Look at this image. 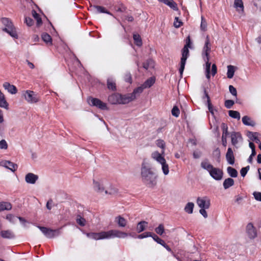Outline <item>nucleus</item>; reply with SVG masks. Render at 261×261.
<instances>
[{
    "label": "nucleus",
    "mask_w": 261,
    "mask_h": 261,
    "mask_svg": "<svg viewBox=\"0 0 261 261\" xmlns=\"http://www.w3.org/2000/svg\"><path fill=\"white\" fill-rule=\"evenodd\" d=\"M141 176L142 182L147 187L153 188L156 185V176L152 169L144 163L142 164Z\"/></svg>",
    "instance_id": "f257e3e1"
},
{
    "label": "nucleus",
    "mask_w": 261,
    "mask_h": 261,
    "mask_svg": "<svg viewBox=\"0 0 261 261\" xmlns=\"http://www.w3.org/2000/svg\"><path fill=\"white\" fill-rule=\"evenodd\" d=\"M211 43L210 37L207 35L205 38L204 45L202 48V56L203 60L205 62V75L208 80L210 79V66L211 63L210 62V54L211 52Z\"/></svg>",
    "instance_id": "f03ea898"
},
{
    "label": "nucleus",
    "mask_w": 261,
    "mask_h": 261,
    "mask_svg": "<svg viewBox=\"0 0 261 261\" xmlns=\"http://www.w3.org/2000/svg\"><path fill=\"white\" fill-rule=\"evenodd\" d=\"M201 167L206 170L210 173V175L215 180H220L222 179L223 175V170L214 167L207 160L202 161L201 163Z\"/></svg>",
    "instance_id": "7ed1b4c3"
},
{
    "label": "nucleus",
    "mask_w": 261,
    "mask_h": 261,
    "mask_svg": "<svg viewBox=\"0 0 261 261\" xmlns=\"http://www.w3.org/2000/svg\"><path fill=\"white\" fill-rule=\"evenodd\" d=\"M1 22L5 27L3 29V31L7 32L13 38H17L18 35L16 29L11 20L8 18L3 17L1 18Z\"/></svg>",
    "instance_id": "20e7f679"
},
{
    "label": "nucleus",
    "mask_w": 261,
    "mask_h": 261,
    "mask_svg": "<svg viewBox=\"0 0 261 261\" xmlns=\"http://www.w3.org/2000/svg\"><path fill=\"white\" fill-rule=\"evenodd\" d=\"M108 101L113 105L128 103L126 95L114 93L108 97Z\"/></svg>",
    "instance_id": "39448f33"
},
{
    "label": "nucleus",
    "mask_w": 261,
    "mask_h": 261,
    "mask_svg": "<svg viewBox=\"0 0 261 261\" xmlns=\"http://www.w3.org/2000/svg\"><path fill=\"white\" fill-rule=\"evenodd\" d=\"M88 102L90 106H95L100 110H108L107 103L102 102L98 98L89 97L88 99Z\"/></svg>",
    "instance_id": "423d86ee"
},
{
    "label": "nucleus",
    "mask_w": 261,
    "mask_h": 261,
    "mask_svg": "<svg viewBox=\"0 0 261 261\" xmlns=\"http://www.w3.org/2000/svg\"><path fill=\"white\" fill-rule=\"evenodd\" d=\"M41 232L48 238L51 239L60 233V229H52L46 227L38 226Z\"/></svg>",
    "instance_id": "0eeeda50"
},
{
    "label": "nucleus",
    "mask_w": 261,
    "mask_h": 261,
    "mask_svg": "<svg viewBox=\"0 0 261 261\" xmlns=\"http://www.w3.org/2000/svg\"><path fill=\"white\" fill-rule=\"evenodd\" d=\"M107 239L119 238H124L130 234H128L126 232H122L118 230L113 229L106 231Z\"/></svg>",
    "instance_id": "6e6552de"
},
{
    "label": "nucleus",
    "mask_w": 261,
    "mask_h": 261,
    "mask_svg": "<svg viewBox=\"0 0 261 261\" xmlns=\"http://www.w3.org/2000/svg\"><path fill=\"white\" fill-rule=\"evenodd\" d=\"M24 96L25 100L29 103H36L40 100L38 95L33 91H26Z\"/></svg>",
    "instance_id": "1a4fd4ad"
},
{
    "label": "nucleus",
    "mask_w": 261,
    "mask_h": 261,
    "mask_svg": "<svg viewBox=\"0 0 261 261\" xmlns=\"http://www.w3.org/2000/svg\"><path fill=\"white\" fill-rule=\"evenodd\" d=\"M144 89V88L143 86L142 85L140 87L135 88L134 90L133 93L126 94L128 102L129 103V102L136 99L137 94L139 95L140 93H141L143 92Z\"/></svg>",
    "instance_id": "9d476101"
},
{
    "label": "nucleus",
    "mask_w": 261,
    "mask_h": 261,
    "mask_svg": "<svg viewBox=\"0 0 261 261\" xmlns=\"http://www.w3.org/2000/svg\"><path fill=\"white\" fill-rule=\"evenodd\" d=\"M89 10L95 14L102 13L112 15V13L110 11L106 10L105 7L100 6L91 5L89 8Z\"/></svg>",
    "instance_id": "9b49d317"
},
{
    "label": "nucleus",
    "mask_w": 261,
    "mask_h": 261,
    "mask_svg": "<svg viewBox=\"0 0 261 261\" xmlns=\"http://www.w3.org/2000/svg\"><path fill=\"white\" fill-rule=\"evenodd\" d=\"M197 203L201 208H208L210 206V200L206 197H198Z\"/></svg>",
    "instance_id": "f8f14e48"
},
{
    "label": "nucleus",
    "mask_w": 261,
    "mask_h": 261,
    "mask_svg": "<svg viewBox=\"0 0 261 261\" xmlns=\"http://www.w3.org/2000/svg\"><path fill=\"white\" fill-rule=\"evenodd\" d=\"M106 231H101L100 232H89L86 235L88 238L98 240L107 239Z\"/></svg>",
    "instance_id": "ddd939ff"
},
{
    "label": "nucleus",
    "mask_w": 261,
    "mask_h": 261,
    "mask_svg": "<svg viewBox=\"0 0 261 261\" xmlns=\"http://www.w3.org/2000/svg\"><path fill=\"white\" fill-rule=\"evenodd\" d=\"M222 143L223 146L226 147L227 145V137L228 135V132L227 125L224 123L222 124Z\"/></svg>",
    "instance_id": "4468645a"
},
{
    "label": "nucleus",
    "mask_w": 261,
    "mask_h": 261,
    "mask_svg": "<svg viewBox=\"0 0 261 261\" xmlns=\"http://www.w3.org/2000/svg\"><path fill=\"white\" fill-rule=\"evenodd\" d=\"M246 230L248 237L250 239H254L257 236V232L255 228L251 223L248 224L246 227Z\"/></svg>",
    "instance_id": "2eb2a0df"
},
{
    "label": "nucleus",
    "mask_w": 261,
    "mask_h": 261,
    "mask_svg": "<svg viewBox=\"0 0 261 261\" xmlns=\"http://www.w3.org/2000/svg\"><path fill=\"white\" fill-rule=\"evenodd\" d=\"M243 138L241 134L239 132H232L231 134V143L233 146H236L239 141L242 140Z\"/></svg>",
    "instance_id": "dca6fc26"
},
{
    "label": "nucleus",
    "mask_w": 261,
    "mask_h": 261,
    "mask_svg": "<svg viewBox=\"0 0 261 261\" xmlns=\"http://www.w3.org/2000/svg\"><path fill=\"white\" fill-rule=\"evenodd\" d=\"M226 159L230 165H233L235 161L234 154L232 149L229 147L226 154Z\"/></svg>",
    "instance_id": "f3484780"
},
{
    "label": "nucleus",
    "mask_w": 261,
    "mask_h": 261,
    "mask_svg": "<svg viewBox=\"0 0 261 261\" xmlns=\"http://www.w3.org/2000/svg\"><path fill=\"white\" fill-rule=\"evenodd\" d=\"M38 179V176L32 173H28L25 177L27 183L34 184Z\"/></svg>",
    "instance_id": "a211bd4d"
},
{
    "label": "nucleus",
    "mask_w": 261,
    "mask_h": 261,
    "mask_svg": "<svg viewBox=\"0 0 261 261\" xmlns=\"http://www.w3.org/2000/svg\"><path fill=\"white\" fill-rule=\"evenodd\" d=\"M4 166L9 169L12 172L16 171L18 168V165L16 164L12 163L9 161H4L2 162Z\"/></svg>",
    "instance_id": "6ab92c4d"
},
{
    "label": "nucleus",
    "mask_w": 261,
    "mask_h": 261,
    "mask_svg": "<svg viewBox=\"0 0 261 261\" xmlns=\"http://www.w3.org/2000/svg\"><path fill=\"white\" fill-rule=\"evenodd\" d=\"M3 87L6 90H7L9 93L12 94H15L17 92L16 87L13 85H11L8 82H5L3 84Z\"/></svg>",
    "instance_id": "aec40b11"
},
{
    "label": "nucleus",
    "mask_w": 261,
    "mask_h": 261,
    "mask_svg": "<svg viewBox=\"0 0 261 261\" xmlns=\"http://www.w3.org/2000/svg\"><path fill=\"white\" fill-rule=\"evenodd\" d=\"M160 2L164 3L173 10L177 9V4L173 0H158Z\"/></svg>",
    "instance_id": "412c9836"
},
{
    "label": "nucleus",
    "mask_w": 261,
    "mask_h": 261,
    "mask_svg": "<svg viewBox=\"0 0 261 261\" xmlns=\"http://www.w3.org/2000/svg\"><path fill=\"white\" fill-rule=\"evenodd\" d=\"M155 81L154 77H150L142 84V86L145 89L150 88L154 84Z\"/></svg>",
    "instance_id": "4be33fe9"
},
{
    "label": "nucleus",
    "mask_w": 261,
    "mask_h": 261,
    "mask_svg": "<svg viewBox=\"0 0 261 261\" xmlns=\"http://www.w3.org/2000/svg\"><path fill=\"white\" fill-rule=\"evenodd\" d=\"M1 235L2 238L6 239H12L14 237L13 233L10 230H2Z\"/></svg>",
    "instance_id": "5701e85b"
},
{
    "label": "nucleus",
    "mask_w": 261,
    "mask_h": 261,
    "mask_svg": "<svg viewBox=\"0 0 261 261\" xmlns=\"http://www.w3.org/2000/svg\"><path fill=\"white\" fill-rule=\"evenodd\" d=\"M148 222L145 221H141L139 222L137 226V230L138 233L143 231L147 226Z\"/></svg>",
    "instance_id": "b1692460"
},
{
    "label": "nucleus",
    "mask_w": 261,
    "mask_h": 261,
    "mask_svg": "<svg viewBox=\"0 0 261 261\" xmlns=\"http://www.w3.org/2000/svg\"><path fill=\"white\" fill-rule=\"evenodd\" d=\"M152 157L156 160L158 162L161 163V162L165 161V158L162 155V154L158 151L154 152L151 154Z\"/></svg>",
    "instance_id": "393cba45"
},
{
    "label": "nucleus",
    "mask_w": 261,
    "mask_h": 261,
    "mask_svg": "<svg viewBox=\"0 0 261 261\" xmlns=\"http://www.w3.org/2000/svg\"><path fill=\"white\" fill-rule=\"evenodd\" d=\"M12 208V205L10 202H0V212L4 210H10Z\"/></svg>",
    "instance_id": "a878e982"
},
{
    "label": "nucleus",
    "mask_w": 261,
    "mask_h": 261,
    "mask_svg": "<svg viewBox=\"0 0 261 261\" xmlns=\"http://www.w3.org/2000/svg\"><path fill=\"white\" fill-rule=\"evenodd\" d=\"M242 122L245 125L253 126L255 125V122L247 116H245L242 118Z\"/></svg>",
    "instance_id": "bb28decb"
},
{
    "label": "nucleus",
    "mask_w": 261,
    "mask_h": 261,
    "mask_svg": "<svg viewBox=\"0 0 261 261\" xmlns=\"http://www.w3.org/2000/svg\"><path fill=\"white\" fill-rule=\"evenodd\" d=\"M32 14L33 17L37 21V25L39 27L40 25H41L42 24V21L40 15L38 13H37L35 10H33L32 11Z\"/></svg>",
    "instance_id": "cd10ccee"
},
{
    "label": "nucleus",
    "mask_w": 261,
    "mask_h": 261,
    "mask_svg": "<svg viewBox=\"0 0 261 261\" xmlns=\"http://www.w3.org/2000/svg\"><path fill=\"white\" fill-rule=\"evenodd\" d=\"M234 185V180L231 178H228L224 180L223 185L225 189H228Z\"/></svg>",
    "instance_id": "c85d7f7f"
},
{
    "label": "nucleus",
    "mask_w": 261,
    "mask_h": 261,
    "mask_svg": "<svg viewBox=\"0 0 261 261\" xmlns=\"http://www.w3.org/2000/svg\"><path fill=\"white\" fill-rule=\"evenodd\" d=\"M116 221L120 227H125L127 223L126 220L121 216H118L116 218Z\"/></svg>",
    "instance_id": "c756f323"
},
{
    "label": "nucleus",
    "mask_w": 261,
    "mask_h": 261,
    "mask_svg": "<svg viewBox=\"0 0 261 261\" xmlns=\"http://www.w3.org/2000/svg\"><path fill=\"white\" fill-rule=\"evenodd\" d=\"M42 40L47 44H52V38L51 36L46 33H43L41 35Z\"/></svg>",
    "instance_id": "7c9ffc66"
},
{
    "label": "nucleus",
    "mask_w": 261,
    "mask_h": 261,
    "mask_svg": "<svg viewBox=\"0 0 261 261\" xmlns=\"http://www.w3.org/2000/svg\"><path fill=\"white\" fill-rule=\"evenodd\" d=\"M235 69L234 67L232 65H228L227 66V76L228 79H231L233 77Z\"/></svg>",
    "instance_id": "2f4dec72"
},
{
    "label": "nucleus",
    "mask_w": 261,
    "mask_h": 261,
    "mask_svg": "<svg viewBox=\"0 0 261 261\" xmlns=\"http://www.w3.org/2000/svg\"><path fill=\"white\" fill-rule=\"evenodd\" d=\"M227 171L228 174L232 177H237L238 176V171L234 168L231 167H228Z\"/></svg>",
    "instance_id": "473e14b6"
},
{
    "label": "nucleus",
    "mask_w": 261,
    "mask_h": 261,
    "mask_svg": "<svg viewBox=\"0 0 261 261\" xmlns=\"http://www.w3.org/2000/svg\"><path fill=\"white\" fill-rule=\"evenodd\" d=\"M154 66L153 61L152 59H149L143 63V67L147 70L150 67H153Z\"/></svg>",
    "instance_id": "72a5a7b5"
},
{
    "label": "nucleus",
    "mask_w": 261,
    "mask_h": 261,
    "mask_svg": "<svg viewBox=\"0 0 261 261\" xmlns=\"http://www.w3.org/2000/svg\"><path fill=\"white\" fill-rule=\"evenodd\" d=\"M258 133H252L249 132L248 137L251 139L252 141L255 142L256 143H260V140L258 138Z\"/></svg>",
    "instance_id": "f704fd0d"
},
{
    "label": "nucleus",
    "mask_w": 261,
    "mask_h": 261,
    "mask_svg": "<svg viewBox=\"0 0 261 261\" xmlns=\"http://www.w3.org/2000/svg\"><path fill=\"white\" fill-rule=\"evenodd\" d=\"M194 206V204L193 202H188L185 207V212L190 214L193 213Z\"/></svg>",
    "instance_id": "c9c22d12"
},
{
    "label": "nucleus",
    "mask_w": 261,
    "mask_h": 261,
    "mask_svg": "<svg viewBox=\"0 0 261 261\" xmlns=\"http://www.w3.org/2000/svg\"><path fill=\"white\" fill-rule=\"evenodd\" d=\"M189 47V44H186L182 49V58H188L189 55V50L188 49Z\"/></svg>",
    "instance_id": "e433bc0d"
},
{
    "label": "nucleus",
    "mask_w": 261,
    "mask_h": 261,
    "mask_svg": "<svg viewBox=\"0 0 261 261\" xmlns=\"http://www.w3.org/2000/svg\"><path fill=\"white\" fill-rule=\"evenodd\" d=\"M133 39L135 43L139 46H140L142 44V39L140 36L139 34H134Z\"/></svg>",
    "instance_id": "4c0bfd02"
},
{
    "label": "nucleus",
    "mask_w": 261,
    "mask_h": 261,
    "mask_svg": "<svg viewBox=\"0 0 261 261\" xmlns=\"http://www.w3.org/2000/svg\"><path fill=\"white\" fill-rule=\"evenodd\" d=\"M107 87L110 90L115 91L116 90V84L112 80L108 79L107 81Z\"/></svg>",
    "instance_id": "58836bf2"
},
{
    "label": "nucleus",
    "mask_w": 261,
    "mask_h": 261,
    "mask_svg": "<svg viewBox=\"0 0 261 261\" xmlns=\"http://www.w3.org/2000/svg\"><path fill=\"white\" fill-rule=\"evenodd\" d=\"M229 116L233 118L239 120L240 119V113L237 111L230 110L228 111Z\"/></svg>",
    "instance_id": "ea45409f"
},
{
    "label": "nucleus",
    "mask_w": 261,
    "mask_h": 261,
    "mask_svg": "<svg viewBox=\"0 0 261 261\" xmlns=\"http://www.w3.org/2000/svg\"><path fill=\"white\" fill-rule=\"evenodd\" d=\"M187 59V58H182V57L181 58L180 63V68L179 69V71L181 75L182 74V73L184 72Z\"/></svg>",
    "instance_id": "a19ab883"
},
{
    "label": "nucleus",
    "mask_w": 261,
    "mask_h": 261,
    "mask_svg": "<svg viewBox=\"0 0 261 261\" xmlns=\"http://www.w3.org/2000/svg\"><path fill=\"white\" fill-rule=\"evenodd\" d=\"M160 164L162 165V168L164 174L167 175L169 173V167L168 165L166 163V160Z\"/></svg>",
    "instance_id": "79ce46f5"
},
{
    "label": "nucleus",
    "mask_w": 261,
    "mask_h": 261,
    "mask_svg": "<svg viewBox=\"0 0 261 261\" xmlns=\"http://www.w3.org/2000/svg\"><path fill=\"white\" fill-rule=\"evenodd\" d=\"M164 226L163 224H160L158 226V227H157L155 229V232L160 236L162 235L164 233Z\"/></svg>",
    "instance_id": "37998d69"
},
{
    "label": "nucleus",
    "mask_w": 261,
    "mask_h": 261,
    "mask_svg": "<svg viewBox=\"0 0 261 261\" xmlns=\"http://www.w3.org/2000/svg\"><path fill=\"white\" fill-rule=\"evenodd\" d=\"M234 7L237 9L240 8L242 10L244 9L243 3L242 0H234Z\"/></svg>",
    "instance_id": "c03bdc74"
},
{
    "label": "nucleus",
    "mask_w": 261,
    "mask_h": 261,
    "mask_svg": "<svg viewBox=\"0 0 261 261\" xmlns=\"http://www.w3.org/2000/svg\"><path fill=\"white\" fill-rule=\"evenodd\" d=\"M151 237L158 244H160L161 245H163V244H165V241L161 239V238H160L156 234L152 233Z\"/></svg>",
    "instance_id": "a18cd8bd"
},
{
    "label": "nucleus",
    "mask_w": 261,
    "mask_h": 261,
    "mask_svg": "<svg viewBox=\"0 0 261 261\" xmlns=\"http://www.w3.org/2000/svg\"><path fill=\"white\" fill-rule=\"evenodd\" d=\"M156 144L158 147L161 148L163 150H164L165 148V142L164 140L161 139H159L156 141ZM162 153H164V150H163Z\"/></svg>",
    "instance_id": "49530a36"
},
{
    "label": "nucleus",
    "mask_w": 261,
    "mask_h": 261,
    "mask_svg": "<svg viewBox=\"0 0 261 261\" xmlns=\"http://www.w3.org/2000/svg\"><path fill=\"white\" fill-rule=\"evenodd\" d=\"M172 115L176 117H178L180 114V111L178 108L175 106L171 110Z\"/></svg>",
    "instance_id": "de8ad7c7"
},
{
    "label": "nucleus",
    "mask_w": 261,
    "mask_h": 261,
    "mask_svg": "<svg viewBox=\"0 0 261 261\" xmlns=\"http://www.w3.org/2000/svg\"><path fill=\"white\" fill-rule=\"evenodd\" d=\"M76 222L80 226H84L86 224V220L80 216H78L76 219Z\"/></svg>",
    "instance_id": "09e8293b"
},
{
    "label": "nucleus",
    "mask_w": 261,
    "mask_h": 261,
    "mask_svg": "<svg viewBox=\"0 0 261 261\" xmlns=\"http://www.w3.org/2000/svg\"><path fill=\"white\" fill-rule=\"evenodd\" d=\"M200 28L202 31H205L207 28V22L206 20L203 16H201V22L200 24Z\"/></svg>",
    "instance_id": "8fccbe9b"
},
{
    "label": "nucleus",
    "mask_w": 261,
    "mask_h": 261,
    "mask_svg": "<svg viewBox=\"0 0 261 261\" xmlns=\"http://www.w3.org/2000/svg\"><path fill=\"white\" fill-rule=\"evenodd\" d=\"M116 10L117 12H124L126 10V7L122 4H120L116 6Z\"/></svg>",
    "instance_id": "3c124183"
},
{
    "label": "nucleus",
    "mask_w": 261,
    "mask_h": 261,
    "mask_svg": "<svg viewBox=\"0 0 261 261\" xmlns=\"http://www.w3.org/2000/svg\"><path fill=\"white\" fill-rule=\"evenodd\" d=\"M124 79L126 82H127L129 84H131L132 83V77L130 72L126 73L124 75Z\"/></svg>",
    "instance_id": "603ef678"
},
{
    "label": "nucleus",
    "mask_w": 261,
    "mask_h": 261,
    "mask_svg": "<svg viewBox=\"0 0 261 261\" xmlns=\"http://www.w3.org/2000/svg\"><path fill=\"white\" fill-rule=\"evenodd\" d=\"M234 104V101L232 100H226L224 102L225 107L227 109H230Z\"/></svg>",
    "instance_id": "864d4df0"
},
{
    "label": "nucleus",
    "mask_w": 261,
    "mask_h": 261,
    "mask_svg": "<svg viewBox=\"0 0 261 261\" xmlns=\"http://www.w3.org/2000/svg\"><path fill=\"white\" fill-rule=\"evenodd\" d=\"M152 232H145L141 234H139L138 236V238L139 239H143V238H147V237H152Z\"/></svg>",
    "instance_id": "5fc2aeb1"
},
{
    "label": "nucleus",
    "mask_w": 261,
    "mask_h": 261,
    "mask_svg": "<svg viewBox=\"0 0 261 261\" xmlns=\"http://www.w3.org/2000/svg\"><path fill=\"white\" fill-rule=\"evenodd\" d=\"M8 145L6 141L4 139L0 141V149H7Z\"/></svg>",
    "instance_id": "6e6d98bb"
},
{
    "label": "nucleus",
    "mask_w": 261,
    "mask_h": 261,
    "mask_svg": "<svg viewBox=\"0 0 261 261\" xmlns=\"http://www.w3.org/2000/svg\"><path fill=\"white\" fill-rule=\"evenodd\" d=\"M94 188L96 191L99 192H102L103 191V188L100 187V185L98 182L94 181Z\"/></svg>",
    "instance_id": "4d7b16f0"
},
{
    "label": "nucleus",
    "mask_w": 261,
    "mask_h": 261,
    "mask_svg": "<svg viewBox=\"0 0 261 261\" xmlns=\"http://www.w3.org/2000/svg\"><path fill=\"white\" fill-rule=\"evenodd\" d=\"M182 25V22L179 20L178 18L177 17H176L175 18V20L174 21V26L176 28H178L180 27Z\"/></svg>",
    "instance_id": "13d9d810"
},
{
    "label": "nucleus",
    "mask_w": 261,
    "mask_h": 261,
    "mask_svg": "<svg viewBox=\"0 0 261 261\" xmlns=\"http://www.w3.org/2000/svg\"><path fill=\"white\" fill-rule=\"evenodd\" d=\"M24 22L26 23V24L29 27H31L34 24V21H33V19H32L31 18H30L29 17H26L25 18Z\"/></svg>",
    "instance_id": "bf43d9fd"
},
{
    "label": "nucleus",
    "mask_w": 261,
    "mask_h": 261,
    "mask_svg": "<svg viewBox=\"0 0 261 261\" xmlns=\"http://www.w3.org/2000/svg\"><path fill=\"white\" fill-rule=\"evenodd\" d=\"M229 90L230 93L234 96L236 97H237V91L236 89L232 85H230L229 86Z\"/></svg>",
    "instance_id": "052dcab7"
},
{
    "label": "nucleus",
    "mask_w": 261,
    "mask_h": 261,
    "mask_svg": "<svg viewBox=\"0 0 261 261\" xmlns=\"http://www.w3.org/2000/svg\"><path fill=\"white\" fill-rule=\"evenodd\" d=\"M249 166H247V167H243L241 169L240 173L243 177H244L246 175L248 171L249 170Z\"/></svg>",
    "instance_id": "680f3d73"
},
{
    "label": "nucleus",
    "mask_w": 261,
    "mask_h": 261,
    "mask_svg": "<svg viewBox=\"0 0 261 261\" xmlns=\"http://www.w3.org/2000/svg\"><path fill=\"white\" fill-rule=\"evenodd\" d=\"M217 72V68L215 64H213L212 66L211 71H210V74H211L213 76H215Z\"/></svg>",
    "instance_id": "e2e57ef3"
},
{
    "label": "nucleus",
    "mask_w": 261,
    "mask_h": 261,
    "mask_svg": "<svg viewBox=\"0 0 261 261\" xmlns=\"http://www.w3.org/2000/svg\"><path fill=\"white\" fill-rule=\"evenodd\" d=\"M253 194L254 197V198L256 200L261 201V193L260 192H254Z\"/></svg>",
    "instance_id": "0e129e2a"
},
{
    "label": "nucleus",
    "mask_w": 261,
    "mask_h": 261,
    "mask_svg": "<svg viewBox=\"0 0 261 261\" xmlns=\"http://www.w3.org/2000/svg\"><path fill=\"white\" fill-rule=\"evenodd\" d=\"M6 219L11 223L14 222L15 216L12 214H8L6 216Z\"/></svg>",
    "instance_id": "69168bd1"
},
{
    "label": "nucleus",
    "mask_w": 261,
    "mask_h": 261,
    "mask_svg": "<svg viewBox=\"0 0 261 261\" xmlns=\"http://www.w3.org/2000/svg\"><path fill=\"white\" fill-rule=\"evenodd\" d=\"M201 153L200 151H195L193 153L194 158L198 159L201 156Z\"/></svg>",
    "instance_id": "338daca9"
},
{
    "label": "nucleus",
    "mask_w": 261,
    "mask_h": 261,
    "mask_svg": "<svg viewBox=\"0 0 261 261\" xmlns=\"http://www.w3.org/2000/svg\"><path fill=\"white\" fill-rule=\"evenodd\" d=\"M206 208H200L199 210V213L205 218L207 217V214L205 211Z\"/></svg>",
    "instance_id": "774afa93"
}]
</instances>
